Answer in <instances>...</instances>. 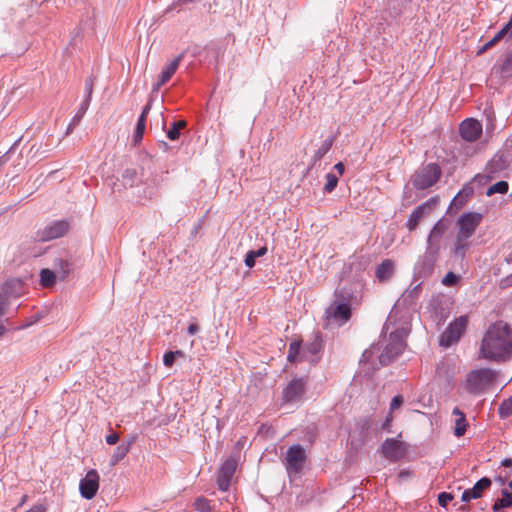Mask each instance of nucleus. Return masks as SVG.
Wrapping results in <instances>:
<instances>
[{"label":"nucleus","mask_w":512,"mask_h":512,"mask_svg":"<svg viewBox=\"0 0 512 512\" xmlns=\"http://www.w3.org/2000/svg\"><path fill=\"white\" fill-rule=\"evenodd\" d=\"M124 186L132 187L137 181V172L134 168H127L122 174Z\"/></svg>","instance_id":"obj_33"},{"label":"nucleus","mask_w":512,"mask_h":512,"mask_svg":"<svg viewBox=\"0 0 512 512\" xmlns=\"http://www.w3.org/2000/svg\"><path fill=\"white\" fill-rule=\"evenodd\" d=\"M381 451L386 459L397 462L406 455L407 448L405 443L395 438H388L382 443Z\"/></svg>","instance_id":"obj_12"},{"label":"nucleus","mask_w":512,"mask_h":512,"mask_svg":"<svg viewBox=\"0 0 512 512\" xmlns=\"http://www.w3.org/2000/svg\"><path fill=\"white\" fill-rule=\"evenodd\" d=\"M468 324V317L466 315H462L456 318L446 330L442 333L439 344L442 347H450L454 343L458 342L463 333L466 330Z\"/></svg>","instance_id":"obj_6"},{"label":"nucleus","mask_w":512,"mask_h":512,"mask_svg":"<svg viewBox=\"0 0 512 512\" xmlns=\"http://www.w3.org/2000/svg\"><path fill=\"white\" fill-rule=\"evenodd\" d=\"M391 325H392V315H389V317L384 325V330L386 332H388L390 330Z\"/></svg>","instance_id":"obj_58"},{"label":"nucleus","mask_w":512,"mask_h":512,"mask_svg":"<svg viewBox=\"0 0 512 512\" xmlns=\"http://www.w3.org/2000/svg\"><path fill=\"white\" fill-rule=\"evenodd\" d=\"M338 184V175L334 173H328L326 175V183L323 187L325 193H331Z\"/></svg>","instance_id":"obj_38"},{"label":"nucleus","mask_w":512,"mask_h":512,"mask_svg":"<svg viewBox=\"0 0 512 512\" xmlns=\"http://www.w3.org/2000/svg\"><path fill=\"white\" fill-rule=\"evenodd\" d=\"M483 220V214L479 212L463 213L457 220L458 233L460 239H469L472 237Z\"/></svg>","instance_id":"obj_7"},{"label":"nucleus","mask_w":512,"mask_h":512,"mask_svg":"<svg viewBox=\"0 0 512 512\" xmlns=\"http://www.w3.org/2000/svg\"><path fill=\"white\" fill-rule=\"evenodd\" d=\"M452 415L455 417L454 435L456 437H461L466 433V430L468 427V422L466 420V416L458 407H455L452 410Z\"/></svg>","instance_id":"obj_21"},{"label":"nucleus","mask_w":512,"mask_h":512,"mask_svg":"<svg viewBox=\"0 0 512 512\" xmlns=\"http://www.w3.org/2000/svg\"><path fill=\"white\" fill-rule=\"evenodd\" d=\"M267 253V247H261L258 250H250L245 256V265L249 268L255 266L256 258L262 257Z\"/></svg>","instance_id":"obj_30"},{"label":"nucleus","mask_w":512,"mask_h":512,"mask_svg":"<svg viewBox=\"0 0 512 512\" xmlns=\"http://www.w3.org/2000/svg\"><path fill=\"white\" fill-rule=\"evenodd\" d=\"M457 281H458V276L456 274H454L453 272H448L442 279V283L445 286H453L457 283Z\"/></svg>","instance_id":"obj_47"},{"label":"nucleus","mask_w":512,"mask_h":512,"mask_svg":"<svg viewBox=\"0 0 512 512\" xmlns=\"http://www.w3.org/2000/svg\"><path fill=\"white\" fill-rule=\"evenodd\" d=\"M496 482H498L501 486L505 485L506 483V478L502 477V476H498L496 479H495Z\"/></svg>","instance_id":"obj_60"},{"label":"nucleus","mask_w":512,"mask_h":512,"mask_svg":"<svg viewBox=\"0 0 512 512\" xmlns=\"http://www.w3.org/2000/svg\"><path fill=\"white\" fill-rule=\"evenodd\" d=\"M466 198L463 196V192H459L452 200L450 204V209L456 208L457 210L460 209L465 203Z\"/></svg>","instance_id":"obj_44"},{"label":"nucleus","mask_w":512,"mask_h":512,"mask_svg":"<svg viewBox=\"0 0 512 512\" xmlns=\"http://www.w3.org/2000/svg\"><path fill=\"white\" fill-rule=\"evenodd\" d=\"M392 421H393V416L391 413H389V415L386 417L385 421L383 422L381 428L383 430L390 432V427H391Z\"/></svg>","instance_id":"obj_50"},{"label":"nucleus","mask_w":512,"mask_h":512,"mask_svg":"<svg viewBox=\"0 0 512 512\" xmlns=\"http://www.w3.org/2000/svg\"><path fill=\"white\" fill-rule=\"evenodd\" d=\"M135 440H136V436H132L128 440L122 441V443L116 447L113 455L111 456V460H110V463L112 466L119 463L129 453Z\"/></svg>","instance_id":"obj_19"},{"label":"nucleus","mask_w":512,"mask_h":512,"mask_svg":"<svg viewBox=\"0 0 512 512\" xmlns=\"http://www.w3.org/2000/svg\"><path fill=\"white\" fill-rule=\"evenodd\" d=\"M301 343L293 341L290 343L287 359L289 362H296L300 354Z\"/></svg>","instance_id":"obj_39"},{"label":"nucleus","mask_w":512,"mask_h":512,"mask_svg":"<svg viewBox=\"0 0 512 512\" xmlns=\"http://www.w3.org/2000/svg\"><path fill=\"white\" fill-rule=\"evenodd\" d=\"M351 317V308L348 303L333 302L325 312V327L336 324L342 325Z\"/></svg>","instance_id":"obj_8"},{"label":"nucleus","mask_w":512,"mask_h":512,"mask_svg":"<svg viewBox=\"0 0 512 512\" xmlns=\"http://www.w3.org/2000/svg\"><path fill=\"white\" fill-rule=\"evenodd\" d=\"M334 169L337 171L338 176H341L345 171V166L342 162L335 164Z\"/></svg>","instance_id":"obj_54"},{"label":"nucleus","mask_w":512,"mask_h":512,"mask_svg":"<svg viewBox=\"0 0 512 512\" xmlns=\"http://www.w3.org/2000/svg\"><path fill=\"white\" fill-rule=\"evenodd\" d=\"M89 105H90V103H88V101H82V103L80 104V106L78 108L77 113L72 118L74 120V123H80V121L82 120L86 111L88 110Z\"/></svg>","instance_id":"obj_43"},{"label":"nucleus","mask_w":512,"mask_h":512,"mask_svg":"<svg viewBox=\"0 0 512 512\" xmlns=\"http://www.w3.org/2000/svg\"><path fill=\"white\" fill-rule=\"evenodd\" d=\"M441 176V169L435 163H429L418 169L412 178L413 186L418 190H424L433 186Z\"/></svg>","instance_id":"obj_4"},{"label":"nucleus","mask_w":512,"mask_h":512,"mask_svg":"<svg viewBox=\"0 0 512 512\" xmlns=\"http://www.w3.org/2000/svg\"><path fill=\"white\" fill-rule=\"evenodd\" d=\"M460 192H463V196L464 198H466V200L472 196L473 194V189L470 188V187H465L463 188Z\"/></svg>","instance_id":"obj_55"},{"label":"nucleus","mask_w":512,"mask_h":512,"mask_svg":"<svg viewBox=\"0 0 512 512\" xmlns=\"http://www.w3.org/2000/svg\"><path fill=\"white\" fill-rule=\"evenodd\" d=\"M322 348V342L319 336H316L315 339L306 345L304 354L306 352L310 353L312 356H315Z\"/></svg>","instance_id":"obj_40"},{"label":"nucleus","mask_w":512,"mask_h":512,"mask_svg":"<svg viewBox=\"0 0 512 512\" xmlns=\"http://www.w3.org/2000/svg\"><path fill=\"white\" fill-rule=\"evenodd\" d=\"M26 512H46V507L43 504H36V505H33Z\"/></svg>","instance_id":"obj_52"},{"label":"nucleus","mask_w":512,"mask_h":512,"mask_svg":"<svg viewBox=\"0 0 512 512\" xmlns=\"http://www.w3.org/2000/svg\"><path fill=\"white\" fill-rule=\"evenodd\" d=\"M188 333L190 335H194L196 334L198 331H199V326L197 323H191L189 326H188V329H187Z\"/></svg>","instance_id":"obj_53"},{"label":"nucleus","mask_w":512,"mask_h":512,"mask_svg":"<svg viewBox=\"0 0 512 512\" xmlns=\"http://www.w3.org/2000/svg\"><path fill=\"white\" fill-rule=\"evenodd\" d=\"M24 283L20 279H10L6 281L0 288V293L5 296L8 301L11 297H19L24 293Z\"/></svg>","instance_id":"obj_18"},{"label":"nucleus","mask_w":512,"mask_h":512,"mask_svg":"<svg viewBox=\"0 0 512 512\" xmlns=\"http://www.w3.org/2000/svg\"><path fill=\"white\" fill-rule=\"evenodd\" d=\"M84 91H85V99L83 101H88V103H90L91 97H92V92H93V80L91 77L86 79Z\"/></svg>","instance_id":"obj_45"},{"label":"nucleus","mask_w":512,"mask_h":512,"mask_svg":"<svg viewBox=\"0 0 512 512\" xmlns=\"http://www.w3.org/2000/svg\"><path fill=\"white\" fill-rule=\"evenodd\" d=\"M99 480L98 472L95 469L89 470L79 483L81 496L87 500L94 498L99 489Z\"/></svg>","instance_id":"obj_13"},{"label":"nucleus","mask_w":512,"mask_h":512,"mask_svg":"<svg viewBox=\"0 0 512 512\" xmlns=\"http://www.w3.org/2000/svg\"><path fill=\"white\" fill-rule=\"evenodd\" d=\"M509 189V184L506 181H499L491 185L486 192L487 196H491L496 193L505 194Z\"/></svg>","instance_id":"obj_34"},{"label":"nucleus","mask_w":512,"mask_h":512,"mask_svg":"<svg viewBox=\"0 0 512 512\" xmlns=\"http://www.w3.org/2000/svg\"><path fill=\"white\" fill-rule=\"evenodd\" d=\"M183 58L184 53H181L163 68L158 81L153 86V91H158L161 86L165 85L172 78Z\"/></svg>","instance_id":"obj_17"},{"label":"nucleus","mask_w":512,"mask_h":512,"mask_svg":"<svg viewBox=\"0 0 512 512\" xmlns=\"http://www.w3.org/2000/svg\"><path fill=\"white\" fill-rule=\"evenodd\" d=\"M237 468L236 460L229 458L220 467L217 477L219 490L227 491Z\"/></svg>","instance_id":"obj_16"},{"label":"nucleus","mask_w":512,"mask_h":512,"mask_svg":"<svg viewBox=\"0 0 512 512\" xmlns=\"http://www.w3.org/2000/svg\"><path fill=\"white\" fill-rule=\"evenodd\" d=\"M379 350H380V348L378 347V345L373 344L370 348L366 349L363 352L360 362L361 363L370 362L372 360L373 356L376 353H378Z\"/></svg>","instance_id":"obj_42"},{"label":"nucleus","mask_w":512,"mask_h":512,"mask_svg":"<svg viewBox=\"0 0 512 512\" xmlns=\"http://www.w3.org/2000/svg\"><path fill=\"white\" fill-rule=\"evenodd\" d=\"M78 124L79 123H74V120L72 119L67 127L66 135L70 134Z\"/></svg>","instance_id":"obj_57"},{"label":"nucleus","mask_w":512,"mask_h":512,"mask_svg":"<svg viewBox=\"0 0 512 512\" xmlns=\"http://www.w3.org/2000/svg\"><path fill=\"white\" fill-rule=\"evenodd\" d=\"M193 508L197 512H217L215 504L211 500L200 496L193 502Z\"/></svg>","instance_id":"obj_26"},{"label":"nucleus","mask_w":512,"mask_h":512,"mask_svg":"<svg viewBox=\"0 0 512 512\" xmlns=\"http://www.w3.org/2000/svg\"><path fill=\"white\" fill-rule=\"evenodd\" d=\"M495 69H498L502 76L508 77L512 75V50L497 61Z\"/></svg>","instance_id":"obj_23"},{"label":"nucleus","mask_w":512,"mask_h":512,"mask_svg":"<svg viewBox=\"0 0 512 512\" xmlns=\"http://www.w3.org/2000/svg\"><path fill=\"white\" fill-rule=\"evenodd\" d=\"M409 334L407 324L396 327L390 331L388 342L379 355V362L382 366L389 365L406 347V337Z\"/></svg>","instance_id":"obj_3"},{"label":"nucleus","mask_w":512,"mask_h":512,"mask_svg":"<svg viewBox=\"0 0 512 512\" xmlns=\"http://www.w3.org/2000/svg\"><path fill=\"white\" fill-rule=\"evenodd\" d=\"M334 142L333 137H329L323 141L321 146L315 151L313 155V164H316L318 161H320L331 149Z\"/></svg>","instance_id":"obj_27"},{"label":"nucleus","mask_w":512,"mask_h":512,"mask_svg":"<svg viewBox=\"0 0 512 512\" xmlns=\"http://www.w3.org/2000/svg\"><path fill=\"white\" fill-rule=\"evenodd\" d=\"M506 160L503 155H495L487 164L486 170L490 174H496L506 168Z\"/></svg>","instance_id":"obj_25"},{"label":"nucleus","mask_w":512,"mask_h":512,"mask_svg":"<svg viewBox=\"0 0 512 512\" xmlns=\"http://www.w3.org/2000/svg\"><path fill=\"white\" fill-rule=\"evenodd\" d=\"M501 494L502 498L497 499L492 506L494 512H500L505 508L512 507V492L508 489H503Z\"/></svg>","instance_id":"obj_24"},{"label":"nucleus","mask_w":512,"mask_h":512,"mask_svg":"<svg viewBox=\"0 0 512 512\" xmlns=\"http://www.w3.org/2000/svg\"><path fill=\"white\" fill-rule=\"evenodd\" d=\"M70 228L66 220H57L47 224L42 230H39L37 237L40 241L46 242L64 236Z\"/></svg>","instance_id":"obj_11"},{"label":"nucleus","mask_w":512,"mask_h":512,"mask_svg":"<svg viewBox=\"0 0 512 512\" xmlns=\"http://www.w3.org/2000/svg\"><path fill=\"white\" fill-rule=\"evenodd\" d=\"M467 239H460V237H456L455 247H454V255L459 258H464L466 250L469 247V244L466 242Z\"/></svg>","instance_id":"obj_35"},{"label":"nucleus","mask_w":512,"mask_h":512,"mask_svg":"<svg viewBox=\"0 0 512 512\" xmlns=\"http://www.w3.org/2000/svg\"><path fill=\"white\" fill-rule=\"evenodd\" d=\"M502 285L504 287L512 286V274L507 276L504 280H502Z\"/></svg>","instance_id":"obj_56"},{"label":"nucleus","mask_w":512,"mask_h":512,"mask_svg":"<svg viewBox=\"0 0 512 512\" xmlns=\"http://www.w3.org/2000/svg\"><path fill=\"white\" fill-rule=\"evenodd\" d=\"M187 126L185 120H177L171 123L170 128L167 130V137L171 141H175L180 137V131Z\"/></svg>","instance_id":"obj_29"},{"label":"nucleus","mask_w":512,"mask_h":512,"mask_svg":"<svg viewBox=\"0 0 512 512\" xmlns=\"http://www.w3.org/2000/svg\"><path fill=\"white\" fill-rule=\"evenodd\" d=\"M501 465L504 467H512V459L506 458L501 462Z\"/></svg>","instance_id":"obj_59"},{"label":"nucleus","mask_w":512,"mask_h":512,"mask_svg":"<svg viewBox=\"0 0 512 512\" xmlns=\"http://www.w3.org/2000/svg\"><path fill=\"white\" fill-rule=\"evenodd\" d=\"M305 460L306 453L303 447L300 445L291 446L287 450L285 457V466L288 475L291 477L292 475L300 473L304 467Z\"/></svg>","instance_id":"obj_9"},{"label":"nucleus","mask_w":512,"mask_h":512,"mask_svg":"<svg viewBox=\"0 0 512 512\" xmlns=\"http://www.w3.org/2000/svg\"><path fill=\"white\" fill-rule=\"evenodd\" d=\"M151 110V102L149 101L143 108L136 125L134 132V142H140L143 138V134L146 127V118Z\"/></svg>","instance_id":"obj_22"},{"label":"nucleus","mask_w":512,"mask_h":512,"mask_svg":"<svg viewBox=\"0 0 512 512\" xmlns=\"http://www.w3.org/2000/svg\"><path fill=\"white\" fill-rule=\"evenodd\" d=\"M450 227L451 220L444 217L438 220L432 227L427 237V247L421 272L430 273L433 270L440 253L442 239Z\"/></svg>","instance_id":"obj_2"},{"label":"nucleus","mask_w":512,"mask_h":512,"mask_svg":"<svg viewBox=\"0 0 512 512\" xmlns=\"http://www.w3.org/2000/svg\"><path fill=\"white\" fill-rule=\"evenodd\" d=\"M307 382L304 378H294L283 389L282 400L285 404H297L302 401Z\"/></svg>","instance_id":"obj_10"},{"label":"nucleus","mask_w":512,"mask_h":512,"mask_svg":"<svg viewBox=\"0 0 512 512\" xmlns=\"http://www.w3.org/2000/svg\"><path fill=\"white\" fill-rule=\"evenodd\" d=\"M394 270V262L391 259H385L377 266L375 274L379 281L385 282L393 276Z\"/></svg>","instance_id":"obj_20"},{"label":"nucleus","mask_w":512,"mask_h":512,"mask_svg":"<svg viewBox=\"0 0 512 512\" xmlns=\"http://www.w3.org/2000/svg\"><path fill=\"white\" fill-rule=\"evenodd\" d=\"M494 377L495 374L491 369L473 370L467 376L466 389L472 394L481 393L492 383Z\"/></svg>","instance_id":"obj_5"},{"label":"nucleus","mask_w":512,"mask_h":512,"mask_svg":"<svg viewBox=\"0 0 512 512\" xmlns=\"http://www.w3.org/2000/svg\"><path fill=\"white\" fill-rule=\"evenodd\" d=\"M505 35L506 34H495V36L491 40L487 41L485 44H483L477 49L476 55H482L484 52H486L488 49H490L496 43H498Z\"/></svg>","instance_id":"obj_37"},{"label":"nucleus","mask_w":512,"mask_h":512,"mask_svg":"<svg viewBox=\"0 0 512 512\" xmlns=\"http://www.w3.org/2000/svg\"><path fill=\"white\" fill-rule=\"evenodd\" d=\"M499 416L501 418H508L512 415V397L504 400L498 409Z\"/></svg>","instance_id":"obj_36"},{"label":"nucleus","mask_w":512,"mask_h":512,"mask_svg":"<svg viewBox=\"0 0 512 512\" xmlns=\"http://www.w3.org/2000/svg\"><path fill=\"white\" fill-rule=\"evenodd\" d=\"M482 124L474 118H467L461 122L459 133L463 140L467 142H475L482 135Z\"/></svg>","instance_id":"obj_14"},{"label":"nucleus","mask_w":512,"mask_h":512,"mask_svg":"<svg viewBox=\"0 0 512 512\" xmlns=\"http://www.w3.org/2000/svg\"><path fill=\"white\" fill-rule=\"evenodd\" d=\"M403 397L401 395H396L392 398L391 402H390V407H389V410L392 414L393 411H395L396 409L400 408L401 405L403 404Z\"/></svg>","instance_id":"obj_48"},{"label":"nucleus","mask_w":512,"mask_h":512,"mask_svg":"<svg viewBox=\"0 0 512 512\" xmlns=\"http://www.w3.org/2000/svg\"><path fill=\"white\" fill-rule=\"evenodd\" d=\"M474 499L472 497V492H471V489H466L463 493H462V496H461V500L463 502H469L470 500Z\"/></svg>","instance_id":"obj_51"},{"label":"nucleus","mask_w":512,"mask_h":512,"mask_svg":"<svg viewBox=\"0 0 512 512\" xmlns=\"http://www.w3.org/2000/svg\"><path fill=\"white\" fill-rule=\"evenodd\" d=\"M480 354L484 359L502 362L512 357V328L503 321L492 324L485 333Z\"/></svg>","instance_id":"obj_1"},{"label":"nucleus","mask_w":512,"mask_h":512,"mask_svg":"<svg viewBox=\"0 0 512 512\" xmlns=\"http://www.w3.org/2000/svg\"><path fill=\"white\" fill-rule=\"evenodd\" d=\"M453 500V495L448 492H441L438 495V504L441 507H446L450 501Z\"/></svg>","instance_id":"obj_46"},{"label":"nucleus","mask_w":512,"mask_h":512,"mask_svg":"<svg viewBox=\"0 0 512 512\" xmlns=\"http://www.w3.org/2000/svg\"><path fill=\"white\" fill-rule=\"evenodd\" d=\"M119 440V434L117 432H112L106 436V442L109 445H115Z\"/></svg>","instance_id":"obj_49"},{"label":"nucleus","mask_w":512,"mask_h":512,"mask_svg":"<svg viewBox=\"0 0 512 512\" xmlns=\"http://www.w3.org/2000/svg\"><path fill=\"white\" fill-rule=\"evenodd\" d=\"M491 486V480L487 477H483L478 480L471 489L473 498H480L483 492Z\"/></svg>","instance_id":"obj_28"},{"label":"nucleus","mask_w":512,"mask_h":512,"mask_svg":"<svg viewBox=\"0 0 512 512\" xmlns=\"http://www.w3.org/2000/svg\"><path fill=\"white\" fill-rule=\"evenodd\" d=\"M507 41L512 43V33L510 34V37L507 39Z\"/></svg>","instance_id":"obj_61"},{"label":"nucleus","mask_w":512,"mask_h":512,"mask_svg":"<svg viewBox=\"0 0 512 512\" xmlns=\"http://www.w3.org/2000/svg\"><path fill=\"white\" fill-rule=\"evenodd\" d=\"M436 204L437 200L431 198L426 202L422 203L421 205H419L416 209H414L407 221V228L409 229V231L415 230L419 222L424 217L431 213V211L435 208Z\"/></svg>","instance_id":"obj_15"},{"label":"nucleus","mask_w":512,"mask_h":512,"mask_svg":"<svg viewBox=\"0 0 512 512\" xmlns=\"http://www.w3.org/2000/svg\"><path fill=\"white\" fill-rule=\"evenodd\" d=\"M183 352L180 350L166 352L163 356V363L166 367L170 368L173 366L176 357H181Z\"/></svg>","instance_id":"obj_41"},{"label":"nucleus","mask_w":512,"mask_h":512,"mask_svg":"<svg viewBox=\"0 0 512 512\" xmlns=\"http://www.w3.org/2000/svg\"><path fill=\"white\" fill-rule=\"evenodd\" d=\"M56 282V274L50 269H42L40 272V284L43 287H52Z\"/></svg>","instance_id":"obj_31"},{"label":"nucleus","mask_w":512,"mask_h":512,"mask_svg":"<svg viewBox=\"0 0 512 512\" xmlns=\"http://www.w3.org/2000/svg\"><path fill=\"white\" fill-rule=\"evenodd\" d=\"M420 291V285H416L413 288L407 289L402 294L401 299L405 304L412 305L415 302V300L419 297Z\"/></svg>","instance_id":"obj_32"}]
</instances>
